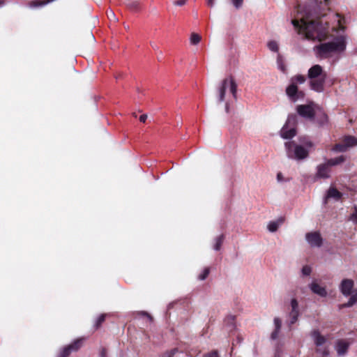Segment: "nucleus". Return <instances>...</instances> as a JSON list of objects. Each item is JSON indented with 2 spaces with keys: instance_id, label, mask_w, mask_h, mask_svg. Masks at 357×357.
Returning <instances> with one entry per match:
<instances>
[{
  "instance_id": "nucleus-50",
  "label": "nucleus",
  "mask_w": 357,
  "mask_h": 357,
  "mask_svg": "<svg viewBox=\"0 0 357 357\" xmlns=\"http://www.w3.org/2000/svg\"><path fill=\"white\" fill-rule=\"evenodd\" d=\"M173 305H174V303H169V305H168V308L169 309L172 308L173 307Z\"/></svg>"
},
{
  "instance_id": "nucleus-49",
  "label": "nucleus",
  "mask_w": 357,
  "mask_h": 357,
  "mask_svg": "<svg viewBox=\"0 0 357 357\" xmlns=\"http://www.w3.org/2000/svg\"><path fill=\"white\" fill-rule=\"evenodd\" d=\"M5 1L4 0H0V7L4 5Z\"/></svg>"
},
{
  "instance_id": "nucleus-38",
  "label": "nucleus",
  "mask_w": 357,
  "mask_h": 357,
  "mask_svg": "<svg viewBox=\"0 0 357 357\" xmlns=\"http://www.w3.org/2000/svg\"><path fill=\"white\" fill-rule=\"evenodd\" d=\"M279 332H280L279 330L275 329L274 331H273L271 335V340H276L278 337Z\"/></svg>"
},
{
  "instance_id": "nucleus-2",
  "label": "nucleus",
  "mask_w": 357,
  "mask_h": 357,
  "mask_svg": "<svg viewBox=\"0 0 357 357\" xmlns=\"http://www.w3.org/2000/svg\"><path fill=\"white\" fill-rule=\"evenodd\" d=\"M347 42L344 36L336 37L333 40L324 43L317 46L318 54L321 57L328 58L333 54L343 52L346 49Z\"/></svg>"
},
{
  "instance_id": "nucleus-13",
  "label": "nucleus",
  "mask_w": 357,
  "mask_h": 357,
  "mask_svg": "<svg viewBox=\"0 0 357 357\" xmlns=\"http://www.w3.org/2000/svg\"><path fill=\"white\" fill-rule=\"evenodd\" d=\"M354 281L351 279H344L340 284V289L344 296H349L351 294L354 287Z\"/></svg>"
},
{
  "instance_id": "nucleus-35",
  "label": "nucleus",
  "mask_w": 357,
  "mask_h": 357,
  "mask_svg": "<svg viewBox=\"0 0 357 357\" xmlns=\"http://www.w3.org/2000/svg\"><path fill=\"white\" fill-rule=\"evenodd\" d=\"M275 329L280 331L282 321L278 317L274 319Z\"/></svg>"
},
{
  "instance_id": "nucleus-17",
  "label": "nucleus",
  "mask_w": 357,
  "mask_h": 357,
  "mask_svg": "<svg viewBox=\"0 0 357 357\" xmlns=\"http://www.w3.org/2000/svg\"><path fill=\"white\" fill-rule=\"evenodd\" d=\"M309 288L314 294L321 297H326L328 294L326 288L320 286L316 282H312L311 284H310Z\"/></svg>"
},
{
  "instance_id": "nucleus-29",
  "label": "nucleus",
  "mask_w": 357,
  "mask_h": 357,
  "mask_svg": "<svg viewBox=\"0 0 357 357\" xmlns=\"http://www.w3.org/2000/svg\"><path fill=\"white\" fill-rule=\"evenodd\" d=\"M178 352V349L177 348H174L170 351H167L161 355L160 357H173Z\"/></svg>"
},
{
  "instance_id": "nucleus-23",
  "label": "nucleus",
  "mask_w": 357,
  "mask_h": 357,
  "mask_svg": "<svg viewBox=\"0 0 357 357\" xmlns=\"http://www.w3.org/2000/svg\"><path fill=\"white\" fill-rule=\"evenodd\" d=\"M283 222V219L280 218L278 221L270 222L268 225V229L271 232H275L278 230V227Z\"/></svg>"
},
{
  "instance_id": "nucleus-22",
  "label": "nucleus",
  "mask_w": 357,
  "mask_h": 357,
  "mask_svg": "<svg viewBox=\"0 0 357 357\" xmlns=\"http://www.w3.org/2000/svg\"><path fill=\"white\" fill-rule=\"evenodd\" d=\"M277 64L278 68L284 74L287 73V67L284 64V58L281 54H278L277 56Z\"/></svg>"
},
{
  "instance_id": "nucleus-9",
  "label": "nucleus",
  "mask_w": 357,
  "mask_h": 357,
  "mask_svg": "<svg viewBox=\"0 0 357 357\" xmlns=\"http://www.w3.org/2000/svg\"><path fill=\"white\" fill-rule=\"evenodd\" d=\"M296 112L298 114L310 121H314L316 115V106L314 107L313 104L299 105L296 107Z\"/></svg>"
},
{
  "instance_id": "nucleus-47",
  "label": "nucleus",
  "mask_w": 357,
  "mask_h": 357,
  "mask_svg": "<svg viewBox=\"0 0 357 357\" xmlns=\"http://www.w3.org/2000/svg\"><path fill=\"white\" fill-rule=\"evenodd\" d=\"M342 20H343V19H339L338 22L340 24V28L343 30L344 28L343 26H342Z\"/></svg>"
},
{
  "instance_id": "nucleus-32",
  "label": "nucleus",
  "mask_w": 357,
  "mask_h": 357,
  "mask_svg": "<svg viewBox=\"0 0 357 357\" xmlns=\"http://www.w3.org/2000/svg\"><path fill=\"white\" fill-rule=\"evenodd\" d=\"M105 314H102L99 316V317L97 319L96 322V328H98L100 327V326L105 321Z\"/></svg>"
},
{
  "instance_id": "nucleus-7",
  "label": "nucleus",
  "mask_w": 357,
  "mask_h": 357,
  "mask_svg": "<svg viewBox=\"0 0 357 357\" xmlns=\"http://www.w3.org/2000/svg\"><path fill=\"white\" fill-rule=\"evenodd\" d=\"M314 344L317 346L316 352L320 354L323 357H326L329 354L328 347L325 346L327 342L326 338L322 335L319 330H313L310 333Z\"/></svg>"
},
{
  "instance_id": "nucleus-26",
  "label": "nucleus",
  "mask_w": 357,
  "mask_h": 357,
  "mask_svg": "<svg viewBox=\"0 0 357 357\" xmlns=\"http://www.w3.org/2000/svg\"><path fill=\"white\" fill-rule=\"evenodd\" d=\"M202 37L196 33H192L190 35V43L193 45H197L201 41Z\"/></svg>"
},
{
  "instance_id": "nucleus-10",
  "label": "nucleus",
  "mask_w": 357,
  "mask_h": 357,
  "mask_svg": "<svg viewBox=\"0 0 357 357\" xmlns=\"http://www.w3.org/2000/svg\"><path fill=\"white\" fill-rule=\"evenodd\" d=\"M285 92L289 99L293 102H296L299 99H303L305 97L304 92L299 91L297 85L294 84V83L290 82L289 85L286 88Z\"/></svg>"
},
{
  "instance_id": "nucleus-41",
  "label": "nucleus",
  "mask_w": 357,
  "mask_h": 357,
  "mask_svg": "<svg viewBox=\"0 0 357 357\" xmlns=\"http://www.w3.org/2000/svg\"><path fill=\"white\" fill-rule=\"evenodd\" d=\"M108 17L112 20V19L114 20H116V16L115 14L112 10H109V12L107 13Z\"/></svg>"
},
{
  "instance_id": "nucleus-11",
  "label": "nucleus",
  "mask_w": 357,
  "mask_h": 357,
  "mask_svg": "<svg viewBox=\"0 0 357 357\" xmlns=\"http://www.w3.org/2000/svg\"><path fill=\"white\" fill-rule=\"evenodd\" d=\"M305 239L311 247L320 248L323 244V238L318 231L307 233Z\"/></svg>"
},
{
  "instance_id": "nucleus-51",
  "label": "nucleus",
  "mask_w": 357,
  "mask_h": 357,
  "mask_svg": "<svg viewBox=\"0 0 357 357\" xmlns=\"http://www.w3.org/2000/svg\"><path fill=\"white\" fill-rule=\"evenodd\" d=\"M151 45H152V47H153L154 49H156V48H157V47H156L155 45H152V44H151Z\"/></svg>"
},
{
  "instance_id": "nucleus-6",
  "label": "nucleus",
  "mask_w": 357,
  "mask_h": 357,
  "mask_svg": "<svg viewBox=\"0 0 357 357\" xmlns=\"http://www.w3.org/2000/svg\"><path fill=\"white\" fill-rule=\"evenodd\" d=\"M297 124V116L291 114L288 116L285 124L280 130V135L284 139H291L296 135V126Z\"/></svg>"
},
{
  "instance_id": "nucleus-44",
  "label": "nucleus",
  "mask_w": 357,
  "mask_h": 357,
  "mask_svg": "<svg viewBox=\"0 0 357 357\" xmlns=\"http://www.w3.org/2000/svg\"><path fill=\"white\" fill-rule=\"evenodd\" d=\"M147 119V115L146 114H142L139 116V121L142 123H144L146 120Z\"/></svg>"
},
{
  "instance_id": "nucleus-34",
  "label": "nucleus",
  "mask_w": 357,
  "mask_h": 357,
  "mask_svg": "<svg viewBox=\"0 0 357 357\" xmlns=\"http://www.w3.org/2000/svg\"><path fill=\"white\" fill-rule=\"evenodd\" d=\"M302 274L305 276H308L310 275L312 272V269L309 266H304L302 268Z\"/></svg>"
},
{
  "instance_id": "nucleus-5",
  "label": "nucleus",
  "mask_w": 357,
  "mask_h": 357,
  "mask_svg": "<svg viewBox=\"0 0 357 357\" xmlns=\"http://www.w3.org/2000/svg\"><path fill=\"white\" fill-rule=\"evenodd\" d=\"M229 84V91L234 99L237 98V84L233 76L224 79L218 88V102L225 101L226 88Z\"/></svg>"
},
{
  "instance_id": "nucleus-36",
  "label": "nucleus",
  "mask_w": 357,
  "mask_h": 357,
  "mask_svg": "<svg viewBox=\"0 0 357 357\" xmlns=\"http://www.w3.org/2000/svg\"><path fill=\"white\" fill-rule=\"evenodd\" d=\"M203 357H220V356L218 355V351L213 350L209 353L204 354Z\"/></svg>"
},
{
  "instance_id": "nucleus-12",
  "label": "nucleus",
  "mask_w": 357,
  "mask_h": 357,
  "mask_svg": "<svg viewBox=\"0 0 357 357\" xmlns=\"http://www.w3.org/2000/svg\"><path fill=\"white\" fill-rule=\"evenodd\" d=\"M82 339H77L72 344L63 347L58 357H68L71 352L78 351L82 347Z\"/></svg>"
},
{
  "instance_id": "nucleus-14",
  "label": "nucleus",
  "mask_w": 357,
  "mask_h": 357,
  "mask_svg": "<svg viewBox=\"0 0 357 357\" xmlns=\"http://www.w3.org/2000/svg\"><path fill=\"white\" fill-rule=\"evenodd\" d=\"M330 167L326 163L320 164L317 167L316 177L319 178H329Z\"/></svg>"
},
{
  "instance_id": "nucleus-20",
  "label": "nucleus",
  "mask_w": 357,
  "mask_h": 357,
  "mask_svg": "<svg viewBox=\"0 0 357 357\" xmlns=\"http://www.w3.org/2000/svg\"><path fill=\"white\" fill-rule=\"evenodd\" d=\"M357 303V291H356L354 294L351 293V297L349 298L347 303H344L340 306V308L342 307H350L353 306L354 304Z\"/></svg>"
},
{
  "instance_id": "nucleus-18",
  "label": "nucleus",
  "mask_w": 357,
  "mask_h": 357,
  "mask_svg": "<svg viewBox=\"0 0 357 357\" xmlns=\"http://www.w3.org/2000/svg\"><path fill=\"white\" fill-rule=\"evenodd\" d=\"M342 194L339 192L336 188L331 187L328 191L327 194L324 197V204H326L327 200L328 199H334L335 201H338L341 199Z\"/></svg>"
},
{
  "instance_id": "nucleus-42",
  "label": "nucleus",
  "mask_w": 357,
  "mask_h": 357,
  "mask_svg": "<svg viewBox=\"0 0 357 357\" xmlns=\"http://www.w3.org/2000/svg\"><path fill=\"white\" fill-rule=\"evenodd\" d=\"M206 4L208 7L213 8L215 5V0H206Z\"/></svg>"
},
{
  "instance_id": "nucleus-39",
  "label": "nucleus",
  "mask_w": 357,
  "mask_h": 357,
  "mask_svg": "<svg viewBox=\"0 0 357 357\" xmlns=\"http://www.w3.org/2000/svg\"><path fill=\"white\" fill-rule=\"evenodd\" d=\"M187 0H176L174 2L175 6H182L186 3Z\"/></svg>"
},
{
  "instance_id": "nucleus-24",
  "label": "nucleus",
  "mask_w": 357,
  "mask_h": 357,
  "mask_svg": "<svg viewBox=\"0 0 357 357\" xmlns=\"http://www.w3.org/2000/svg\"><path fill=\"white\" fill-rule=\"evenodd\" d=\"M224 239H225V236L223 234H221L215 238V243L213 245V249L215 250L218 251L220 250L221 246L223 243Z\"/></svg>"
},
{
  "instance_id": "nucleus-45",
  "label": "nucleus",
  "mask_w": 357,
  "mask_h": 357,
  "mask_svg": "<svg viewBox=\"0 0 357 357\" xmlns=\"http://www.w3.org/2000/svg\"><path fill=\"white\" fill-rule=\"evenodd\" d=\"M277 179H278V181H282L283 180V176H282V173L279 172L277 174Z\"/></svg>"
},
{
  "instance_id": "nucleus-37",
  "label": "nucleus",
  "mask_w": 357,
  "mask_h": 357,
  "mask_svg": "<svg viewBox=\"0 0 357 357\" xmlns=\"http://www.w3.org/2000/svg\"><path fill=\"white\" fill-rule=\"evenodd\" d=\"M348 220L351 221L354 224L357 225V214L351 213Z\"/></svg>"
},
{
  "instance_id": "nucleus-1",
  "label": "nucleus",
  "mask_w": 357,
  "mask_h": 357,
  "mask_svg": "<svg viewBox=\"0 0 357 357\" xmlns=\"http://www.w3.org/2000/svg\"><path fill=\"white\" fill-rule=\"evenodd\" d=\"M329 0H314L311 3L306 5L300 10L302 13L301 22L297 20H292L291 23L299 32L303 33L305 37L310 40L321 41L328 36V23L325 26L317 20H310L312 18L323 17V13L326 10Z\"/></svg>"
},
{
  "instance_id": "nucleus-8",
  "label": "nucleus",
  "mask_w": 357,
  "mask_h": 357,
  "mask_svg": "<svg viewBox=\"0 0 357 357\" xmlns=\"http://www.w3.org/2000/svg\"><path fill=\"white\" fill-rule=\"evenodd\" d=\"M357 146V138L351 135L343 137L342 142L336 144L332 150L335 152H346L349 149Z\"/></svg>"
},
{
  "instance_id": "nucleus-33",
  "label": "nucleus",
  "mask_w": 357,
  "mask_h": 357,
  "mask_svg": "<svg viewBox=\"0 0 357 357\" xmlns=\"http://www.w3.org/2000/svg\"><path fill=\"white\" fill-rule=\"evenodd\" d=\"M234 317H230L227 319V326L229 328V331H232L233 330L235 329V325H234Z\"/></svg>"
},
{
  "instance_id": "nucleus-46",
  "label": "nucleus",
  "mask_w": 357,
  "mask_h": 357,
  "mask_svg": "<svg viewBox=\"0 0 357 357\" xmlns=\"http://www.w3.org/2000/svg\"><path fill=\"white\" fill-rule=\"evenodd\" d=\"M225 112L227 113L229 112V104L228 102L225 103Z\"/></svg>"
},
{
  "instance_id": "nucleus-4",
  "label": "nucleus",
  "mask_w": 357,
  "mask_h": 357,
  "mask_svg": "<svg viewBox=\"0 0 357 357\" xmlns=\"http://www.w3.org/2000/svg\"><path fill=\"white\" fill-rule=\"evenodd\" d=\"M308 77L311 79L310 87L312 90L317 92L324 91L327 74L320 65L316 64L309 69Z\"/></svg>"
},
{
  "instance_id": "nucleus-21",
  "label": "nucleus",
  "mask_w": 357,
  "mask_h": 357,
  "mask_svg": "<svg viewBox=\"0 0 357 357\" xmlns=\"http://www.w3.org/2000/svg\"><path fill=\"white\" fill-rule=\"evenodd\" d=\"M345 161V157L344 155H340L335 158H331L327 160V164L329 167L341 164Z\"/></svg>"
},
{
  "instance_id": "nucleus-15",
  "label": "nucleus",
  "mask_w": 357,
  "mask_h": 357,
  "mask_svg": "<svg viewBox=\"0 0 357 357\" xmlns=\"http://www.w3.org/2000/svg\"><path fill=\"white\" fill-rule=\"evenodd\" d=\"M291 311L289 313L291 318L290 324H294L298 319L299 314L298 312V303L296 298H293L291 301Z\"/></svg>"
},
{
  "instance_id": "nucleus-19",
  "label": "nucleus",
  "mask_w": 357,
  "mask_h": 357,
  "mask_svg": "<svg viewBox=\"0 0 357 357\" xmlns=\"http://www.w3.org/2000/svg\"><path fill=\"white\" fill-rule=\"evenodd\" d=\"M349 343L346 340H340L337 342L335 349L338 356H344L347 353Z\"/></svg>"
},
{
  "instance_id": "nucleus-31",
  "label": "nucleus",
  "mask_w": 357,
  "mask_h": 357,
  "mask_svg": "<svg viewBox=\"0 0 357 357\" xmlns=\"http://www.w3.org/2000/svg\"><path fill=\"white\" fill-rule=\"evenodd\" d=\"M244 0H230L231 4L234 6L236 10L242 8Z\"/></svg>"
},
{
  "instance_id": "nucleus-43",
  "label": "nucleus",
  "mask_w": 357,
  "mask_h": 357,
  "mask_svg": "<svg viewBox=\"0 0 357 357\" xmlns=\"http://www.w3.org/2000/svg\"><path fill=\"white\" fill-rule=\"evenodd\" d=\"M107 356V350L105 348H102L101 349V351H100V357H106Z\"/></svg>"
},
{
  "instance_id": "nucleus-30",
  "label": "nucleus",
  "mask_w": 357,
  "mask_h": 357,
  "mask_svg": "<svg viewBox=\"0 0 357 357\" xmlns=\"http://www.w3.org/2000/svg\"><path fill=\"white\" fill-rule=\"evenodd\" d=\"M210 273V268L206 267L204 269L202 273L198 276V279L200 280H204Z\"/></svg>"
},
{
  "instance_id": "nucleus-3",
  "label": "nucleus",
  "mask_w": 357,
  "mask_h": 357,
  "mask_svg": "<svg viewBox=\"0 0 357 357\" xmlns=\"http://www.w3.org/2000/svg\"><path fill=\"white\" fill-rule=\"evenodd\" d=\"M303 146L296 144L294 141L287 142L284 144L286 153L289 159L296 160H303L308 158V148L313 146L311 141H301Z\"/></svg>"
},
{
  "instance_id": "nucleus-28",
  "label": "nucleus",
  "mask_w": 357,
  "mask_h": 357,
  "mask_svg": "<svg viewBox=\"0 0 357 357\" xmlns=\"http://www.w3.org/2000/svg\"><path fill=\"white\" fill-rule=\"evenodd\" d=\"M268 49L274 52H278L279 50V47L276 41L271 40L268 43Z\"/></svg>"
},
{
  "instance_id": "nucleus-40",
  "label": "nucleus",
  "mask_w": 357,
  "mask_h": 357,
  "mask_svg": "<svg viewBox=\"0 0 357 357\" xmlns=\"http://www.w3.org/2000/svg\"><path fill=\"white\" fill-rule=\"evenodd\" d=\"M139 314L142 316L147 317L150 319V321H152L153 319L152 317L146 311H141L139 312Z\"/></svg>"
},
{
  "instance_id": "nucleus-27",
  "label": "nucleus",
  "mask_w": 357,
  "mask_h": 357,
  "mask_svg": "<svg viewBox=\"0 0 357 357\" xmlns=\"http://www.w3.org/2000/svg\"><path fill=\"white\" fill-rule=\"evenodd\" d=\"M127 6L133 11H137L140 8L139 2L137 0L131 1L127 4Z\"/></svg>"
},
{
  "instance_id": "nucleus-48",
  "label": "nucleus",
  "mask_w": 357,
  "mask_h": 357,
  "mask_svg": "<svg viewBox=\"0 0 357 357\" xmlns=\"http://www.w3.org/2000/svg\"><path fill=\"white\" fill-rule=\"evenodd\" d=\"M352 213L357 214V206H354V212Z\"/></svg>"
},
{
  "instance_id": "nucleus-25",
  "label": "nucleus",
  "mask_w": 357,
  "mask_h": 357,
  "mask_svg": "<svg viewBox=\"0 0 357 357\" xmlns=\"http://www.w3.org/2000/svg\"><path fill=\"white\" fill-rule=\"evenodd\" d=\"M305 81V77L301 75H297L294 77H292L290 79V82L294 83V84L297 85V84H303Z\"/></svg>"
},
{
  "instance_id": "nucleus-16",
  "label": "nucleus",
  "mask_w": 357,
  "mask_h": 357,
  "mask_svg": "<svg viewBox=\"0 0 357 357\" xmlns=\"http://www.w3.org/2000/svg\"><path fill=\"white\" fill-rule=\"evenodd\" d=\"M319 126H324L328 122V116L319 106H316V115L314 121Z\"/></svg>"
}]
</instances>
